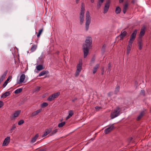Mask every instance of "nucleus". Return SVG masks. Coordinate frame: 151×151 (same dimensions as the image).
Listing matches in <instances>:
<instances>
[{"label": "nucleus", "instance_id": "nucleus-1", "mask_svg": "<svg viewBox=\"0 0 151 151\" xmlns=\"http://www.w3.org/2000/svg\"><path fill=\"white\" fill-rule=\"evenodd\" d=\"M92 46V39L88 37L86 39L85 43L83 45L82 49L84 53L83 57L86 58L87 56L90 48Z\"/></svg>", "mask_w": 151, "mask_h": 151}, {"label": "nucleus", "instance_id": "nucleus-2", "mask_svg": "<svg viewBox=\"0 0 151 151\" xmlns=\"http://www.w3.org/2000/svg\"><path fill=\"white\" fill-rule=\"evenodd\" d=\"M86 21L85 24V27L86 30L87 31L88 29L91 20L90 13L88 11H87L86 12Z\"/></svg>", "mask_w": 151, "mask_h": 151}, {"label": "nucleus", "instance_id": "nucleus-3", "mask_svg": "<svg viewBox=\"0 0 151 151\" xmlns=\"http://www.w3.org/2000/svg\"><path fill=\"white\" fill-rule=\"evenodd\" d=\"M120 108L118 106L114 109V112H112L110 115V116L111 119H113L119 115L120 114Z\"/></svg>", "mask_w": 151, "mask_h": 151}, {"label": "nucleus", "instance_id": "nucleus-4", "mask_svg": "<svg viewBox=\"0 0 151 151\" xmlns=\"http://www.w3.org/2000/svg\"><path fill=\"white\" fill-rule=\"evenodd\" d=\"M110 3V0H107L104 7V13H106L108 11Z\"/></svg>", "mask_w": 151, "mask_h": 151}, {"label": "nucleus", "instance_id": "nucleus-5", "mask_svg": "<svg viewBox=\"0 0 151 151\" xmlns=\"http://www.w3.org/2000/svg\"><path fill=\"white\" fill-rule=\"evenodd\" d=\"M114 128V124L110 125L109 126V127L106 129L104 130L105 134H107L109 133L112 131Z\"/></svg>", "mask_w": 151, "mask_h": 151}, {"label": "nucleus", "instance_id": "nucleus-6", "mask_svg": "<svg viewBox=\"0 0 151 151\" xmlns=\"http://www.w3.org/2000/svg\"><path fill=\"white\" fill-rule=\"evenodd\" d=\"M137 32V29H136L134 30L132 34L130 35L129 40L132 42L134 41L136 37Z\"/></svg>", "mask_w": 151, "mask_h": 151}, {"label": "nucleus", "instance_id": "nucleus-7", "mask_svg": "<svg viewBox=\"0 0 151 151\" xmlns=\"http://www.w3.org/2000/svg\"><path fill=\"white\" fill-rule=\"evenodd\" d=\"M146 29V27L145 26H143L141 28L139 33V38L141 37V38H142V37L144 36L145 32Z\"/></svg>", "mask_w": 151, "mask_h": 151}, {"label": "nucleus", "instance_id": "nucleus-8", "mask_svg": "<svg viewBox=\"0 0 151 151\" xmlns=\"http://www.w3.org/2000/svg\"><path fill=\"white\" fill-rule=\"evenodd\" d=\"M10 139L9 137H6L4 140L2 144L3 146H7L10 142Z\"/></svg>", "mask_w": 151, "mask_h": 151}, {"label": "nucleus", "instance_id": "nucleus-9", "mask_svg": "<svg viewBox=\"0 0 151 151\" xmlns=\"http://www.w3.org/2000/svg\"><path fill=\"white\" fill-rule=\"evenodd\" d=\"M127 34V32L125 31L122 32L121 34L118 36L120 37V40H123L124 37L126 36Z\"/></svg>", "mask_w": 151, "mask_h": 151}, {"label": "nucleus", "instance_id": "nucleus-10", "mask_svg": "<svg viewBox=\"0 0 151 151\" xmlns=\"http://www.w3.org/2000/svg\"><path fill=\"white\" fill-rule=\"evenodd\" d=\"M52 130V129L51 128L46 129L45 130L44 134L42 135V137H44L46 136L48 134L51 132Z\"/></svg>", "mask_w": 151, "mask_h": 151}, {"label": "nucleus", "instance_id": "nucleus-11", "mask_svg": "<svg viewBox=\"0 0 151 151\" xmlns=\"http://www.w3.org/2000/svg\"><path fill=\"white\" fill-rule=\"evenodd\" d=\"M84 13H80V24H81L82 25L84 21Z\"/></svg>", "mask_w": 151, "mask_h": 151}, {"label": "nucleus", "instance_id": "nucleus-12", "mask_svg": "<svg viewBox=\"0 0 151 151\" xmlns=\"http://www.w3.org/2000/svg\"><path fill=\"white\" fill-rule=\"evenodd\" d=\"M138 44L139 46V50H141L142 49V47L143 45L142 42V39L141 37L139 38V40H138Z\"/></svg>", "mask_w": 151, "mask_h": 151}, {"label": "nucleus", "instance_id": "nucleus-13", "mask_svg": "<svg viewBox=\"0 0 151 151\" xmlns=\"http://www.w3.org/2000/svg\"><path fill=\"white\" fill-rule=\"evenodd\" d=\"M8 71L6 70L5 71L3 74V75L1 76L0 78V84L2 82L4 79L5 78L6 76V75L7 74V73Z\"/></svg>", "mask_w": 151, "mask_h": 151}, {"label": "nucleus", "instance_id": "nucleus-14", "mask_svg": "<svg viewBox=\"0 0 151 151\" xmlns=\"http://www.w3.org/2000/svg\"><path fill=\"white\" fill-rule=\"evenodd\" d=\"M145 112L144 111H141L139 115L138 116L137 118V121H139L142 117L145 115Z\"/></svg>", "mask_w": 151, "mask_h": 151}, {"label": "nucleus", "instance_id": "nucleus-15", "mask_svg": "<svg viewBox=\"0 0 151 151\" xmlns=\"http://www.w3.org/2000/svg\"><path fill=\"white\" fill-rule=\"evenodd\" d=\"M25 76L24 74H22L20 76L19 83H22L24 81Z\"/></svg>", "mask_w": 151, "mask_h": 151}, {"label": "nucleus", "instance_id": "nucleus-16", "mask_svg": "<svg viewBox=\"0 0 151 151\" xmlns=\"http://www.w3.org/2000/svg\"><path fill=\"white\" fill-rule=\"evenodd\" d=\"M128 3L126 2L125 4L124 5L123 8V12L124 14H125L127 10L128 9Z\"/></svg>", "mask_w": 151, "mask_h": 151}, {"label": "nucleus", "instance_id": "nucleus-17", "mask_svg": "<svg viewBox=\"0 0 151 151\" xmlns=\"http://www.w3.org/2000/svg\"><path fill=\"white\" fill-rule=\"evenodd\" d=\"M42 110V109H40L37 110L36 111H34L32 113V116H35L37 115Z\"/></svg>", "mask_w": 151, "mask_h": 151}, {"label": "nucleus", "instance_id": "nucleus-18", "mask_svg": "<svg viewBox=\"0 0 151 151\" xmlns=\"http://www.w3.org/2000/svg\"><path fill=\"white\" fill-rule=\"evenodd\" d=\"M99 67V64H97L95 66L93 67V73L94 74L96 73Z\"/></svg>", "mask_w": 151, "mask_h": 151}, {"label": "nucleus", "instance_id": "nucleus-19", "mask_svg": "<svg viewBox=\"0 0 151 151\" xmlns=\"http://www.w3.org/2000/svg\"><path fill=\"white\" fill-rule=\"evenodd\" d=\"M38 136L39 135L38 134H36V135L32 138V139L31 141V142L33 143L35 142L38 137Z\"/></svg>", "mask_w": 151, "mask_h": 151}, {"label": "nucleus", "instance_id": "nucleus-20", "mask_svg": "<svg viewBox=\"0 0 151 151\" xmlns=\"http://www.w3.org/2000/svg\"><path fill=\"white\" fill-rule=\"evenodd\" d=\"M10 92L9 91L5 92L3 94L1 95V97H4V98H6V97L9 95L10 94Z\"/></svg>", "mask_w": 151, "mask_h": 151}, {"label": "nucleus", "instance_id": "nucleus-21", "mask_svg": "<svg viewBox=\"0 0 151 151\" xmlns=\"http://www.w3.org/2000/svg\"><path fill=\"white\" fill-rule=\"evenodd\" d=\"M49 73V72L47 70H43L39 74V76H43L46 74H47Z\"/></svg>", "mask_w": 151, "mask_h": 151}, {"label": "nucleus", "instance_id": "nucleus-22", "mask_svg": "<svg viewBox=\"0 0 151 151\" xmlns=\"http://www.w3.org/2000/svg\"><path fill=\"white\" fill-rule=\"evenodd\" d=\"M85 7H84V4L83 3H81V11L80 13H84V11H85Z\"/></svg>", "mask_w": 151, "mask_h": 151}, {"label": "nucleus", "instance_id": "nucleus-23", "mask_svg": "<svg viewBox=\"0 0 151 151\" xmlns=\"http://www.w3.org/2000/svg\"><path fill=\"white\" fill-rule=\"evenodd\" d=\"M21 112V111L20 110H17L15 111V112L14 114V117H17L19 114H20Z\"/></svg>", "mask_w": 151, "mask_h": 151}, {"label": "nucleus", "instance_id": "nucleus-24", "mask_svg": "<svg viewBox=\"0 0 151 151\" xmlns=\"http://www.w3.org/2000/svg\"><path fill=\"white\" fill-rule=\"evenodd\" d=\"M36 68L38 70H41L44 69L42 65H39L37 66Z\"/></svg>", "mask_w": 151, "mask_h": 151}, {"label": "nucleus", "instance_id": "nucleus-25", "mask_svg": "<svg viewBox=\"0 0 151 151\" xmlns=\"http://www.w3.org/2000/svg\"><path fill=\"white\" fill-rule=\"evenodd\" d=\"M121 11V9L119 6H117L115 9V12L116 14H119Z\"/></svg>", "mask_w": 151, "mask_h": 151}, {"label": "nucleus", "instance_id": "nucleus-26", "mask_svg": "<svg viewBox=\"0 0 151 151\" xmlns=\"http://www.w3.org/2000/svg\"><path fill=\"white\" fill-rule=\"evenodd\" d=\"M42 56H40L39 58V60L38 61L37 63L39 64H42L44 62V60H42Z\"/></svg>", "mask_w": 151, "mask_h": 151}, {"label": "nucleus", "instance_id": "nucleus-27", "mask_svg": "<svg viewBox=\"0 0 151 151\" xmlns=\"http://www.w3.org/2000/svg\"><path fill=\"white\" fill-rule=\"evenodd\" d=\"M82 62H79V63L77 65V70H81L82 69Z\"/></svg>", "mask_w": 151, "mask_h": 151}, {"label": "nucleus", "instance_id": "nucleus-28", "mask_svg": "<svg viewBox=\"0 0 151 151\" xmlns=\"http://www.w3.org/2000/svg\"><path fill=\"white\" fill-rule=\"evenodd\" d=\"M106 45L105 44H104L102 47L101 52L102 54H104L106 50Z\"/></svg>", "mask_w": 151, "mask_h": 151}, {"label": "nucleus", "instance_id": "nucleus-29", "mask_svg": "<svg viewBox=\"0 0 151 151\" xmlns=\"http://www.w3.org/2000/svg\"><path fill=\"white\" fill-rule=\"evenodd\" d=\"M55 99L54 97L52 94L47 99V100L49 101H52L54 100Z\"/></svg>", "mask_w": 151, "mask_h": 151}, {"label": "nucleus", "instance_id": "nucleus-30", "mask_svg": "<svg viewBox=\"0 0 151 151\" xmlns=\"http://www.w3.org/2000/svg\"><path fill=\"white\" fill-rule=\"evenodd\" d=\"M22 88H19L16 90L14 91V93L15 94L19 93L21 92L22 91Z\"/></svg>", "mask_w": 151, "mask_h": 151}, {"label": "nucleus", "instance_id": "nucleus-31", "mask_svg": "<svg viewBox=\"0 0 151 151\" xmlns=\"http://www.w3.org/2000/svg\"><path fill=\"white\" fill-rule=\"evenodd\" d=\"M65 124V122H64L59 123L58 124V126L60 128L63 127Z\"/></svg>", "mask_w": 151, "mask_h": 151}, {"label": "nucleus", "instance_id": "nucleus-32", "mask_svg": "<svg viewBox=\"0 0 151 151\" xmlns=\"http://www.w3.org/2000/svg\"><path fill=\"white\" fill-rule=\"evenodd\" d=\"M37 45H34L32 47L31 49V50L32 52L34 51L37 48Z\"/></svg>", "mask_w": 151, "mask_h": 151}, {"label": "nucleus", "instance_id": "nucleus-33", "mask_svg": "<svg viewBox=\"0 0 151 151\" xmlns=\"http://www.w3.org/2000/svg\"><path fill=\"white\" fill-rule=\"evenodd\" d=\"M60 92H58L52 94V95L54 97V98L55 99L56 98H57L58 96H59V95H60Z\"/></svg>", "mask_w": 151, "mask_h": 151}, {"label": "nucleus", "instance_id": "nucleus-34", "mask_svg": "<svg viewBox=\"0 0 151 151\" xmlns=\"http://www.w3.org/2000/svg\"><path fill=\"white\" fill-rule=\"evenodd\" d=\"M10 79L9 77H8V78L7 79V80L5 81V82H4V83L3 84V86L4 87H5L6 86L7 84L8 81Z\"/></svg>", "mask_w": 151, "mask_h": 151}, {"label": "nucleus", "instance_id": "nucleus-35", "mask_svg": "<svg viewBox=\"0 0 151 151\" xmlns=\"http://www.w3.org/2000/svg\"><path fill=\"white\" fill-rule=\"evenodd\" d=\"M119 85H117L116 86V87L115 88V90L114 91V92L115 94H116L119 91Z\"/></svg>", "mask_w": 151, "mask_h": 151}, {"label": "nucleus", "instance_id": "nucleus-36", "mask_svg": "<svg viewBox=\"0 0 151 151\" xmlns=\"http://www.w3.org/2000/svg\"><path fill=\"white\" fill-rule=\"evenodd\" d=\"M41 87L40 86H37L35 89V92H38L40 90Z\"/></svg>", "mask_w": 151, "mask_h": 151}, {"label": "nucleus", "instance_id": "nucleus-37", "mask_svg": "<svg viewBox=\"0 0 151 151\" xmlns=\"http://www.w3.org/2000/svg\"><path fill=\"white\" fill-rule=\"evenodd\" d=\"M58 132V129H56L54 130H53L52 132L50 134V136H52L54 135V134L57 133Z\"/></svg>", "mask_w": 151, "mask_h": 151}, {"label": "nucleus", "instance_id": "nucleus-38", "mask_svg": "<svg viewBox=\"0 0 151 151\" xmlns=\"http://www.w3.org/2000/svg\"><path fill=\"white\" fill-rule=\"evenodd\" d=\"M43 28H42V29H41L39 30V32L37 35V36L38 37H39L40 36L41 34L42 33V32L43 31Z\"/></svg>", "mask_w": 151, "mask_h": 151}, {"label": "nucleus", "instance_id": "nucleus-39", "mask_svg": "<svg viewBox=\"0 0 151 151\" xmlns=\"http://www.w3.org/2000/svg\"><path fill=\"white\" fill-rule=\"evenodd\" d=\"M48 104L47 103L44 102L41 105V107L42 108H44L48 105Z\"/></svg>", "mask_w": 151, "mask_h": 151}, {"label": "nucleus", "instance_id": "nucleus-40", "mask_svg": "<svg viewBox=\"0 0 151 151\" xmlns=\"http://www.w3.org/2000/svg\"><path fill=\"white\" fill-rule=\"evenodd\" d=\"M133 42L132 41H131L130 40H129L128 42V43L127 45V47H132V44L133 43Z\"/></svg>", "mask_w": 151, "mask_h": 151}, {"label": "nucleus", "instance_id": "nucleus-41", "mask_svg": "<svg viewBox=\"0 0 151 151\" xmlns=\"http://www.w3.org/2000/svg\"><path fill=\"white\" fill-rule=\"evenodd\" d=\"M95 61V58H93L91 60L90 65H92V64L94 63Z\"/></svg>", "mask_w": 151, "mask_h": 151}, {"label": "nucleus", "instance_id": "nucleus-42", "mask_svg": "<svg viewBox=\"0 0 151 151\" xmlns=\"http://www.w3.org/2000/svg\"><path fill=\"white\" fill-rule=\"evenodd\" d=\"M16 128V126L15 124H13L10 130V132L12 133V131L14 130Z\"/></svg>", "mask_w": 151, "mask_h": 151}, {"label": "nucleus", "instance_id": "nucleus-43", "mask_svg": "<svg viewBox=\"0 0 151 151\" xmlns=\"http://www.w3.org/2000/svg\"><path fill=\"white\" fill-rule=\"evenodd\" d=\"M81 71V70L77 69L76 72V73H75V76L76 77L78 76L79 75V73Z\"/></svg>", "mask_w": 151, "mask_h": 151}, {"label": "nucleus", "instance_id": "nucleus-44", "mask_svg": "<svg viewBox=\"0 0 151 151\" xmlns=\"http://www.w3.org/2000/svg\"><path fill=\"white\" fill-rule=\"evenodd\" d=\"M81 71V70L77 69L76 72V73H75V76L76 77L78 76L79 75V73Z\"/></svg>", "mask_w": 151, "mask_h": 151}, {"label": "nucleus", "instance_id": "nucleus-45", "mask_svg": "<svg viewBox=\"0 0 151 151\" xmlns=\"http://www.w3.org/2000/svg\"><path fill=\"white\" fill-rule=\"evenodd\" d=\"M102 3L98 1L97 4V8L99 9L101 7Z\"/></svg>", "mask_w": 151, "mask_h": 151}, {"label": "nucleus", "instance_id": "nucleus-46", "mask_svg": "<svg viewBox=\"0 0 151 151\" xmlns=\"http://www.w3.org/2000/svg\"><path fill=\"white\" fill-rule=\"evenodd\" d=\"M24 122V121L23 120H21L19 121L18 122V124L19 125H21L23 124Z\"/></svg>", "mask_w": 151, "mask_h": 151}, {"label": "nucleus", "instance_id": "nucleus-47", "mask_svg": "<svg viewBox=\"0 0 151 151\" xmlns=\"http://www.w3.org/2000/svg\"><path fill=\"white\" fill-rule=\"evenodd\" d=\"M131 47H127V54H129V53L130 50H131Z\"/></svg>", "mask_w": 151, "mask_h": 151}, {"label": "nucleus", "instance_id": "nucleus-48", "mask_svg": "<svg viewBox=\"0 0 151 151\" xmlns=\"http://www.w3.org/2000/svg\"><path fill=\"white\" fill-rule=\"evenodd\" d=\"M141 95H142L143 96H145V91L144 90H142L140 92V93Z\"/></svg>", "mask_w": 151, "mask_h": 151}, {"label": "nucleus", "instance_id": "nucleus-49", "mask_svg": "<svg viewBox=\"0 0 151 151\" xmlns=\"http://www.w3.org/2000/svg\"><path fill=\"white\" fill-rule=\"evenodd\" d=\"M73 114V112L72 111L70 110L69 112V115L70 116H72Z\"/></svg>", "mask_w": 151, "mask_h": 151}, {"label": "nucleus", "instance_id": "nucleus-50", "mask_svg": "<svg viewBox=\"0 0 151 151\" xmlns=\"http://www.w3.org/2000/svg\"><path fill=\"white\" fill-rule=\"evenodd\" d=\"M111 66V63H109L108 64V69L109 70V71L111 70V69L110 67Z\"/></svg>", "mask_w": 151, "mask_h": 151}, {"label": "nucleus", "instance_id": "nucleus-51", "mask_svg": "<svg viewBox=\"0 0 151 151\" xmlns=\"http://www.w3.org/2000/svg\"><path fill=\"white\" fill-rule=\"evenodd\" d=\"M4 106V103L1 101H0V108Z\"/></svg>", "mask_w": 151, "mask_h": 151}, {"label": "nucleus", "instance_id": "nucleus-52", "mask_svg": "<svg viewBox=\"0 0 151 151\" xmlns=\"http://www.w3.org/2000/svg\"><path fill=\"white\" fill-rule=\"evenodd\" d=\"M104 67H102L101 68V71L102 72L101 73V75H103L104 74Z\"/></svg>", "mask_w": 151, "mask_h": 151}, {"label": "nucleus", "instance_id": "nucleus-53", "mask_svg": "<svg viewBox=\"0 0 151 151\" xmlns=\"http://www.w3.org/2000/svg\"><path fill=\"white\" fill-rule=\"evenodd\" d=\"M101 108V107H100V106H97L95 107V109L96 110H99V109Z\"/></svg>", "mask_w": 151, "mask_h": 151}, {"label": "nucleus", "instance_id": "nucleus-54", "mask_svg": "<svg viewBox=\"0 0 151 151\" xmlns=\"http://www.w3.org/2000/svg\"><path fill=\"white\" fill-rule=\"evenodd\" d=\"M132 139L133 138L132 137H130L128 139V141L129 143H130L132 141Z\"/></svg>", "mask_w": 151, "mask_h": 151}, {"label": "nucleus", "instance_id": "nucleus-55", "mask_svg": "<svg viewBox=\"0 0 151 151\" xmlns=\"http://www.w3.org/2000/svg\"><path fill=\"white\" fill-rule=\"evenodd\" d=\"M112 92H110L108 93V95L110 97L112 95Z\"/></svg>", "mask_w": 151, "mask_h": 151}, {"label": "nucleus", "instance_id": "nucleus-56", "mask_svg": "<svg viewBox=\"0 0 151 151\" xmlns=\"http://www.w3.org/2000/svg\"><path fill=\"white\" fill-rule=\"evenodd\" d=\"M77 100V98L76 97L74 99H72V101L73 102H74L76 100Z\"/></svg>", "mask_w": 151, "mask_h": 151}, {"label": "nucleus", "instance_id": "nucleus-57", "mask_svg": "<svg viewBox=\"0 0 151 151\" xmlns=\"http://www.w3.org/2000/svg\"><path fill=\"white\" fill-rule=\"evenodd\" d=\"M124 1V0H119V2L120 3H122Z\"/></svg>", "mask_w": 151, "mask_h": 151}, {"label": "nucleus", "instance_id": "nucleus-58", "mask_svg": "<svg viewBox=\"0 0 151 151\" xmlns=\"http://www.w3.org/2000/svg\"><path fill=\"white\" fill-rule=\"evenodd\" d=\"M104 0H99L98 1L101 2V3H103L104 2Z\"/></svg>", "mask_w": 151, "mask_h": 151}, {"label": "nucleus", "instance_id": "nucleus-59", "mask_svg": "<svg viewBox=\"0 0 151 151\" xmlns=\"http://www.w3.org/2000/svg\"><path fill=\"white\" fill-rule=\"evenodd\" d=\"M71 117L68 115L67 117L66 118V119H68L70 118Z\"/></svg>", "mask_w": 151, "mask_h": 151}, {"label": "nucleus", "instance_id": "nucleus-60", "mask_svg": "<svg viewBox=\"0 0 151 151\" xmlns=\"http://www.w3.org/2000/svg\"><path fill=\"white\" fill-rule=\"evenodd\" d=\"M37 151H44V150L42 149H40Z\"/></svg>", "mask_w": 151, "mask_h": 151}, {"label": "nucleus", "instance_id": "nucleus-61", "mask_svg": "<svg viewBox=\"0 0 151 151\" xmlns=\"http://www.w3.org/2000/svg\"><path fill=\"white\" fill-rule=\"evenodd\" d=\"M135 2V1L134 0H132V1H131V3H133V4H134Z\"/></svg>", "mask_w": 151, "mask_h": 151}, {"label": "nucleus", "instance_id": "nucleus-62", "mask_svg": "<svg viewBox=\"0 0 151 151\" xmlns=\"http://www.w3.org/2000/svg\"><path fill=\"white\" fill-rule=\"evenodd\" d=\"M80 0H76V4H78V2Z\"/></svg>", "mask_w": 151, "mask_h": 151}, {"label": "nucleus", "instance_id": "nucleus-63", "mask_svg": "<svg viewBox=\"0 0 151 151\" xmlns=\"http://www.w3.org/2000/svg\"><path fill=\"white\" fill-rule=\"evenodd\" d=\"M91 3H93L94 1V0H90Z\"/></svg>", "mask_w": 151, "mask_h": 151}]
</instances>
